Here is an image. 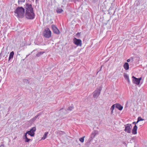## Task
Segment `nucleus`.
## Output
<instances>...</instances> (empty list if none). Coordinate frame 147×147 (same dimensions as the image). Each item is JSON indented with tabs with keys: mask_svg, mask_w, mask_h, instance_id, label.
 Returning <instances> with one entry per match:
<instances>
[{
	"mask_svg": "<svg viewBox=\"0 0 147 147\" xmlns=\"http://www.w3.org/2000/svg\"><path fill=\"white\" fill-rule=\"evenodd\" d=\"M25 16L28 19H33L35 17V14L33 12V8L31 4L26 3L25 7Z\"/></svg>",
	"mask_w": 147,
	"mask_h": 147,
	"instance_id": "1",
	"label": "nucleus"
},
{
	"mask_svg": "<svg viewBox=\"0 0 147 147\" xmlns=\"http://www.w3.org/2000/svg\"><path fill=\"white\" fill-rule=\"evenodd\" d=\"M15 15L17 17L22 18L24 17L25 9L22 7H18L14 11Z\"/></svg>",
	"mask_w": 147,
	"mask_h": 147,
	"instance_id": "2",
	"label": "nucleus"
},
{
	"mask_svg": "<svg viewBox=\"0 0 147 147\" xmlns=\"http://www.w3.org/2000/svg\"><path fill=\"white\" fill-rule=\"evenodd\" d=\"M102 90V88L100 87L96 88L93 92V97L94 98H97L99 96L100 93L101 91Z\"/></svg>",
	"mask_w": 147,
	"mask_h": 147,
	"instance_id": "3",
	"label": "nucleus"
},
{
	"mask_svg": "<svg viewBox=\"0 0 147 147\" xmlns=\"http://www.w3.org/2000/svg\"><path fill=\"white\" fill-rule=\"evenodd\" d=\"M43 34L45 37L48 38L51 37V32L48 28H47L43 32Z\"/></svg>",
	"mask_w": 147,
	"mask_h": 147,
	"instance_id": "4",
	"label": "nucleus"
},
{
	"mask_svg": "<svg viewBox=\"0 0 147 147\" xmlns=\"http://www.w3.org/2000/svg\"><path fill=\"white\" fill-rule=\"evenodd\" d=\"M125 128L124 131L127 133H130L132 128L131 124L128 123L125 125Z\"/></svg>",
	"mask_w": 147,
	"mask_h": 147,
	"instance_id": "5",
	"label": "nucleus"
},
{
	"mask_svg": "<svg viewBox=\"0 0 147 147\" xmlns=\"http://www.w3.org/2000/svg\"><path fill=\"white\" fill-rule=\"evenodd\" d=\"M74 43L77 46L81 47L82 45V42L81 40L80 39H77L76 38H73Z\"/></svg>",
	"mask_w": 147,
	"mask_h": 147,
	"instance_id": "6",
	"label": "nucleus"
},
{
	"mask_svg": "<svg viewBox=\"0 0 147 147\" xmlns=\"http://www.w3.org/2000/svg\"><path fill=\"white\" fill-rule=\"evenodd\" d=\"M52 28L54 33L57 34H59V31L55 25H52Z\"/></svg>",
	"mask_w": 147,
	"mask_h": 147,
	"instance_id": "7",
	"label": "nucleus"
},
{
	"mask_svg": "<svg viewBox=\"0 0 147 147\" xmlns=\"http://www.w3.org/2000/svg\"><path fill=\"white\" fill-rule=\"evenodd\" d=\"M132 82L134 83L137 85H138L140 84V82L138 80V78H137L135 77L134 76L132 77Z\"/></svg>",
	"mask_w": 147,
	"mask_h": 147,
	"instance_id": "8",
	"label": "nucleus"
},
{
	"mask_svg": "<svg viewBox=\"0 0 147 147\" xmlns=\"http://www.w3.org/2000/svg\"><path fill=\"white\" fill-rule=\"evenodd\" d=\"M98 134V132L97 130H94L92 132L91 135V137L92 138H94L96 135Z\"/></svg>",
	"mask_w": 147,
	"mask_h": 147,
	"instance_id": "9",
	"label": "nucleus"
},
{
	"mask_svg": "<svg viewBox=\"0 0 147 147\" xmlns=\"http://www.w3.org/2000/svg\"><path fill=\"white\" fill-rule=\"evenodd\" d=\"M138 127L136 125H135L133 128L132 130V134H137V129Z\"/></svg>",
	"mask_w": 147,
	"mask_h": 147,
	"instance_id": "10",
	"label": "nucleus"
},
{
	"mask_svg": "<svg viewBox=\"0 0 147 147\" xmlns=\"http://www.w3.org/2000/svg\"><path fill=\"white\" fill-rule=\"evenodd\" d=\"M123 76L124 78L127 80L128 83L129 84L130 81L128 75L127 74L124 73L123 75Z\"/></svg>",
	"mask_w": 147,
	"mask_h": 147,
	"instance_id": "11",
	"label": "nucleus"
},
{
	"mask_svg": "<svg viewBox=\"0 0 147 147\" xmlns=\"http://www.w3.org/2000/svg\"><path fill=\"white\" fill-rule=\"evenodd\" d=\"M41 114L40 113H38V114L36 115L35 117L31 119L30 121L31 122H33L35 121L36 120L37 118Z\"/></svg>",
	"mask_w": 147,
	"mask_h": 147,
	"instance_id": "12",
	"label": "nucleus"
},
{
	"mask_svg": "<svg viewBox=\"0 0 147 147\" xmlns=\"http://www.w3.org/2000/svg\"><path fill=\"white\" fill-rule=\"evenodd\" d=\"M14 54V53L13 51H12L9 54V59H8L9 62V61L11 59L13 58Z\"/></svg>",
	"mask_w": 147,
	"mask_h": 147,
	"instance_id": "13",
	"label": "nucleus"
},
{
	"mask_svg": "<svg viewBox=\"0 0 147 147\" xmlns=\"http://www.w3.org/2000/svg\"><path fill=\"white\" fill-rule=\"evenodd\" d=\"M123 67L125 70H128L129 69V65L127 63H125Z\"/></svg>",
	"mask_w": 147,
	"mask_h": 147,
	"instance_id": "14",
	"label": "nucleus"
},
{
	"mask_svg": "<svg viewBox=\"0 0 147 147\" xmlns=\"http://www.w3.org/2000/svg\"><path fill=\"white\" fill-rule=\"evenodd\" d=\"M116 107L120 111H121L123 109V107L119 104H116Z\"/></svg>",
	"mask_w": 147,
	"mask_h": 147,
	"instance_id": "15",
	"label": "nucleus"
},
{
	"mask_svg": "<svg viewBox=\"0 0 147 147\" xmlns=\"http://www.w3.org/2000/svg\"><path fill=\"white\" fill-rule=\"evenodd\" d=\"M63 11V10L60 8H57L56 10V11L57 13H61Z\"/></svg>",
	"mask_w": 147,
	"mask_h": 147,
	"instance_id": "16",
	"label": "nucleus"
},
{
	"mask_svg": "<svg viewBox=\"0 0 147 147\" xmlns=\"http://www.w3.org/2000/svg\"><path fill=\"white\" fill-rule=\"evenodd\" d=\"M26 133L32 137H33L34 136V133H32V132L30 130L27 131Z\"/></svg>",
	"mask_w": 147,
	"mask_h": 147,
	"instance_id": "17",
	"label": "nucleus"
},
{
	"mask_svg": "<svg viewBox=\"0 0 147 147\" xmlns=\"http://www.w3.org/2000/svg\"><path fill=\"white\" fill-rule=\"evenodd\" d=\"M74 107L73 105H71L70 106L68 107L67 109V110L69 111H72L74 108Z\"/></svg>",
	"mask_w": 147,
	"mask_h": 147,
	"instance_id": "18",
	"label": "nucleus"
},
{
	"mask_svg": "<svg viewBox=\"0 0 147 147\" xmlns=\"http://www.w3.org/2000/svg\"><path fill=\"white\" fill-rule=\"evenodd\" d=\"M45 53V52L42 51V52H38L36 55V56L37 57H38L41 55H42Z\"/></svg>",
	"mask_w": 147,
	"mask_h": 147,
	"instance_id": "19",
	"label": "nucleus"
},
{
	"mask_svg": "<svg viewBox=\"0 0 147 147\" xmlns=\"http://www.w3.org/2000/svg\"><path fill=\"white\" fill-rule=\"evenodd\" d=\"M48 132H46L44 134V135L43 137L42 138V139L43 140H44L45 139L47 135H48Z\"/></svg>",
	"mask_w": 147,
	"mask_h": 147,
	"instance_id": "20",
	"label": "nucleus"
},
{
	"mask_svg": "<svg viewBox=\"0 0 147 147\" xmlns=\"http://www.w3.org/2000/svg\"><path fill=\"white\" fill-rule=\"evenodd\" d=\"M36 130V127H34L32 128L30 130L32 132V133H34Z\"/></svg>",
	"mask_w": 147,
	"mask_h": 147,
	"instance_id": "21",
	"label": "nucleus"
},
{
	"mask_svg": "<svg viewBox=\"0 0 147 147\" xmlns=\"http://www.w3.org/2000/svg\"><path fill=\"white\" fill-rule=\"evenodd\" d=\"M85 137V136H84L81 138H79V141L82 143H83L84 141Z\"/></svg>",
	"mask_w": 147,
	"mask_h": 147,
	"instance_id": "22",
	"label": "nucleus"
},
{
	"mask_svg": "<svg viewBox=\"0 0 147 147\" xmlns=\"http://www.w3.org/2000/svg\"><path fill=\"white\" fill-rule=\"evenodd\" d=\"M25 0H18V4H21L25 2Z\"/></svg>",
	"mask_w": 147,
	"mask_h": 147,
	"instance_id": "23",
	"label": "nucleus"
},
{
	"mask_svg": "<svg viewBox=\"0 0 147 147\" xmlns=\"http://www.w3.org/2000/svg\"><path fill=\"white\" fill-rule=\"evenodd\" d=\"M144 120V119H142L141 117H139L138 118L137 121L139 122V121H143Z\"/></svg>",
	"mask_w": 147,
	"mask_h": 147,
	"instance_id": "24",
	"label": "nucleus"
},
{
	"mask_svg": "<svg viewBox=\"0 0 147 147\" xmlns=\"http://www.w3.org/2000/svg\"><path fill=\"white\" fill-rule=\"evenodd\" d=\"M24 82L26 84H29V82L28 80L24 79L23 80Z\"/></svg>",
	"mask_w": 147,
	"mask_h": 147,
	"instance_id": "25",
	"label": "nucleus"
},
{
	"mask_svg": "<svg viewBox=\"0 0 147 147\" xmlns=\"http://www.w3.org/2000/svg\"><path fill=\"white\" fill-rule=\"evenodd\" d=\"M115 105H113L111 108L110 109L111 110H113L115 109Z\"/></svg>",
	"mask_w": 147,
	"mask_h": 147,
	"instance_id": "26",
	"label": "nucleus"
},
{
	"mask_svg": "<svg viewBox=\"0 0 147 147\" xmlns=\"http://www.w3.org/2000/svg\"><path fill=\"white\" fill-rule=\"evenodd\" d=\"M30 140V139H28L27 137H26V138L25 139V142H29Z\"/></svg>",
	"mask_w": 147,
	"mask_h": 147,
	"instance_id": "27",
	"label": "nucleus"
},
{
	"mask_svg": "<svg viewBox=\"0 0 147 147\" xmlns=\"http://www.w3.org/2000/svg\"><path fill=\"white\" fill-rule=\"evenodd\" d=\"M80 33L78 32L76 34L78 38L80 37Z\"/></svg>",
	"mask_w": 147,
	"mask_h": 147,
	"instance_id": "28",
	"label": "nucleus"
},
{
	"mask_svg": "<svg viewBox=\"0 0 147 147\" xmlns=\"http://www.w3.org/2000/svg\"><path fill=\"white\" fill-rule=\"evenodd\" d=\"M138 122V121L137 122H134L133 123V124H135L136 125V124Z\"/></svg>",
	"mask_w": 147,
	"mask_h": 147,
	"instance_id": "29",
	"label": "nucleus"
},
{
	"mask_svg": "<svg viewBox=\"0 0 147 147\" xmlns=\"http://www.w3.org/2000/svg\"><path fill=\"white\" fill-rule=\"evenodd\" d=\"M59 47H60V46L61 47L60 48H61V49H62V50L63 49V47L62 46V48H61V47H62V46L61 45H59Z\"/></svg>",
	"mask_w": 147,
	"mask_h": 147,
	"instance_id": "30",
	"label": "nucleus"
},
{
	"mask_svg": "<svg viewBox=\"0 0 147 147\" xmlns=\"http://www.w3.org/2000/svg\"><path fill=\"white\" fill-rule=\"evenodd\" d=\"M27 133H25V135H24V137H25V138H25V139L26 138V137H27Z\"/></svg>",
	"mask_w": 147,
	"mask_h": 147,
	"instance_id": "31",
	"label": "nucleus"
},
{
	"mask_svg": "<svg viewBox=\"0 0 147 147\" xmlns=\"http://www.w3.org/2000/svg\"><path fill=\"white\" fill-rule=\"evenodd\" d=\"M0 147H4V145L3 144H1L0 145Z\"/></svg>",
	"mask_w": 147,
	"mask_h": 147,
	"instance_id": "32",
	"label": "nucleus"
},
{
	"mask_svg": "<svg viewBox=\"0 0 147 147\" xmlns=\"http://www.w3.org/2000/svg\"><path fill=\"white\" fill-rule=\"evenodd\" d=\"M138 80H139V82H140V80L142 79V78L140 77V78H138Z\"/></svg>",
	"mask_w": 147,
	"mask_h": 147,
	"instance_id": "33",
	"label": "nucleus"
},
{
	"mask_svg": "<svg viewBox=\"0 0 147 147\" xmlns=\"http://www.w3.org/2000/svg\"><path fill=\"white\" fill-rule=\"evenodd\" d=\"M127 62H129L130 61V59H127Z\"/></svg>",
	"mask_w": 147,
	"mask_h": 147,
	"instance_id": "34",
	"label": "nucleus"
},
{
	"mask_svg": "<svg viewBox=\"0 0 147 147\" xmlns=\"http://www.w3.org/2000/svg\"><path fill=\"white\" fill-rule=\"evenodd\" d=\"M111 110V114H112L113 113V110Z\"/></svg>",
	"mask_w": 147,
	"mask_h": 147,
	"instance_id": "35",
	"label": "nucleus"
},
{
	"mask_svg": "<svg viewBox=\"0 0 147 147\" xmlns=\"http://www.w3.org/2000/svg\"><path fill=\"white\" fill-rule=\"evenodd\" d=\"M1 54H2V52H1L0 54V59H1Z\"/></svg>",
	"mask_w": 147,
	"mask_h": 147,
	"instance_id": "36",
	"label": "nucleus"
},
{
	"mask_svg": "<svg viewBox=\"0 0 147 147\" xmlns=\"http://www.w3.org/2000/svg\"><path fill=\"white\" fill-rule=\"evenodd\" d=\"M72 1H73L74 2H75L76 0H71Z\"/></svg>",
	"mask_w": 147,
	"mask_h": 147,
	"instance_id": "37",
	"label": "nucleus"
},
{
	"mask_svg": "<svg viewBox=\"0 0 147 147\" xmlns=\"http://www.w3.org/2000/svg\"><path fill=\"white\" fill-rule=\"evenodd\" d=\"M123 144H125V145H126V143L125 142H123Z\"/></svg>",
	"mask_w": 147,
	"mask_h": 147,
	"instance_id": "38",
	"label": "nucleus"
}]
</instances>
